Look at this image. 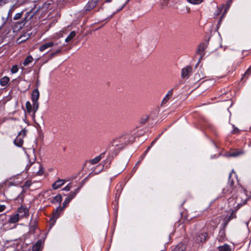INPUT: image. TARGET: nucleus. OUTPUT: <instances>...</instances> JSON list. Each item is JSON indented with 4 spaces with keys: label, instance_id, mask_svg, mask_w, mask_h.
<instances>
[{
    "label": "nucleus",
    "instance_id": "f3484780",
    "mask_svg": "<svg viewBox=\"0 0 251 251\" xmlns=\"http://www.w3.org/2000/svg\"><path fill=\"white\" fill-rule=\"evenodd\" d=\"M9 81V78L7 76L3 77L0 80V84L2 86H5Z\"/></svg>",
    "mask_w": 251,
    "mask_h": 251
},
{
    "label": "nucleus",
    "instance_id": "9b49d317",
    "mask_svg": "<svg viewBox=\"0 0 251 251\" xmlns=\"http://www.w3.org/2000/svg\"><path fill=\"white\" fill-rule=\"evenodd\" d=\"M65 183V180L63 179H58L52 185L53 189H57L60 187L61 186L64 185Z\"/></svg>",
    "mask_w": 251,
    "mask_h": 251
},
{
    "label": "nucleus",
    "instance_id": "412c9836",
    "mask_svg": "<svg viewBox=\"0 0 251 251\" xmlns=\"http://www.w3.org/2000/svg\"><path fill=\"white\" fill-rule=\"evenodd\" d=\"M186 250V246L185 244L180 243L177 245L176 247V250L178 251H184Z\"/></svg>",
    "mask_w": 251,
    "mask_h": 251
},
{
    "label": "nucleus",
    "instance_id": "f704fd0d",
    "mask_svg": "<svg viewBox=\"0 0 251 251\" xmlns=\"http://www.w3.org/2000/svg\"><path fill=\"white\" fill-rule=\"evenodd\" d=\"M251 66L247 70L245 74L246 75H247V74L250 75L251 74Z\"/></svg>",
    "mask_w": 251,
    "mask_h": 251
},
{
    "label": "nucleus",
    "instance_id": "e433bc0d",
    "mask_svg": "<svg viewBox=\"0 0 251 251\" xmlns=\"http://www.w3.org/2000/svg\"><path fill=\"white\" fill-rule=\"evenodd\" d=\"M150 147H148V149H147V151H148L149 150H150Z\"/></svg>",
    "mask_w": 251,
    "mask_h": 251
},
{
    "label": "nucleus",
    "instance_id": "f257e3e1",
    "mask_svg": "<svg viewBox=\"0 0 251 251\" xmlns=\"http://www.w3.org/2000/svg\"><path fill=\"white\" fill-rule=\"evenodd\" d=\"M25 170H28L30 167H32L31 170L32 171V173L36 175H41L44 173L43 168L42 165L38 163H30L29 164H26V162L25 163Z\"/></svg>",
    "mask_w": 251,
    "mask_h": 251
},
{
    "label": "nucleus",
    "instance_id": "4be33fe9",
    "mask_svg": "<svg viewBox=\"0 0 251 251\" xmlns=\"http://www.w3.org/2000/svg\"><path fill=\"white\" fill-rule=\"evenodd\" d=\"M101 155H100L99 156H96L93 159L91 160L90 161V162L92 164H95L98 163L101 160Z\"/></svg>",
    "mask_w": 251,
    "mask_h": 251
},
{
    "label": "nucleus",
    "instance_id": "6ab92c4d",
    "mask_svg": "<svg viewBox=\"0 0 251 251\" xmlns=\"http://www.w3.org/2000/svg\"><path fill=\"white\" fill-rule=\"evenodd\" d=\"M76 35V33L75 31H72L69 36L65 39V42H69L72 39H73Z\"/></svg>",
    "mask_w": 251,
    "mask_h": 251
},
{
    "label": "nucleus",
    "instance_id": "7c9ffc66",
    "mask_svg": "<svg viewBox=\"0 0 251 251\" xmlns=\"http://www.w3.org/2000/svg\"><path fill=\"white\" fill-rule=\"evenodd\" d=\"M242 153L241 152H239V151H235L234 152H233V153H231L229 154V156H233V157H234V156H237L240 154H241Z\"/></svg>",
    "mask_w": 251,
    "mask_h": 251
},
{
    "label": "nucleus",
    "instance_id": "cd10ccee",
    "mask_svg": "<svg viewBox=\"0 0 251 251\" xmlns=\"http://www.w3.org/2000/svg\"><path fill=\"white\" fill-rule=\"evenodd\" d=\"M22 16V12L17 13L14 17L13 19L14 20H17L20 19Z\"/></svg>",
    "mask_w": 251,
    "mask_h": 251
},
{
    "label": "nucleus",
    "instance_id": "dca6fc26",
    "mask_svg": "<svg viewBox=\"0 0 251 251\" xmlns=\"http://www.w3.org/2000/svg\"><path fill=\"white\" fill-rule=\"evenodd\" d=\"M64 207H58L56 208L55 211L53 212V218L54 219H57L59 217V212L63 210Z\"/></svg>",
    "mask_w": 251,
    "mask_h": 251
},
{
    "label": "nucleus",
    "instance_id": "ddd939ff",
    "mask_svg": "<svg viewBox=\"0 0 251 251\" xmlns=\"http://www.w3.org/2000/svg\"><path fill=\"white\" fill-rule=\"evenodd\" d=\"M20 219L19 217V214H16L10 216V218L9 220V223L15 224L18 222Z\"/></svg>",
    "mask_w": 251,
    "mask_h": 251
},
{
    "label": "nucleus",
    "instance_id": "1a4fd4ad",
    "mask_svg": "<svg viewBox=\"0 0 251 251\" xmlns=\"http://www.w3.org/2000/svg\"><path fill=\"white\" fill-rule=\"evenodd\" d=\"M99 0H92L91 2H89L86 6V10L87 11H90L93 9L97 4Z\"/></svg>",
    "mask_w": 251,
    "mask_h": 251
},
{
    "label": "nucleus",
    "instance_id": "9d476101",
    "mask_svg": "<svg viewBox=\"0 0 251 251\" xmlns=\"http://www.w3.org/2000/svg\"><path fill=\"white\" fill-rule=\"evenodd\" d=\"M77 191L76 190L73 193H71L69 196L65 199L63 203L64 207H65L69 203V202L75 197L76 194L77 193Z\"/></svg>",
    "mask_w": 251,
    "mask_h": 251
},
{
    "label": "nucleus",
    "instance_id": "5701e85b",
    "mask_svg": "<svg viewBox=\"0 0 251 251\" xmlns=\"http://www.w3.org/2000/svg\"><path fill=\"white\" fill-rule=\"evenodd\" d=\"M33 102V105H32V110L34 111V112H35L39 107V103L38 101H32Z\"/></svg>",
    "mask_w": 251,
    "mask_h": 251
},
{
    "label": "nucleus",
    "instance_id": "39448f33",
    "mask_svg": "<svg viewBox=\"0 0 251 251\" xmlns=\"http://www.w3.org/2000/svg\"><path fill=\"white\" fill-rule=\"evenodd\" d=\"M207 238V233L202 232L198 234L195 237V240L198 243L204 242Z\"/></svg>",
    "mask_w": 251,
    "mask_h": 251
},
{
    "label": "nucleus",
    "instance_id": "20e7f679",
    "mask_svg": "<svg viewBox=\"0 0 251 251\" xmlns=\"http://www.w3.org/2000/svg\"><path fill=\"white\" fill-rule=\"evenodd\" d=\"M17 214H19L20 218L27 217L29 215L28 209L24 206H21L18 208Z\"/></svg>",
    "mask_w": 251,
    "mask_h": 251
},
{
    "label": "nucleus",
    "instance_id": "4468645a",
    "mask_svg": "<svg viewBox=\"0 0 251 251\" xmlns=\"http://www.w3.org/2000/svg\"><path fill=\"white\" fill-rule=\"evenodd\" d=\"M173 95V90H170L168 92V93L166 94V96L164 98V99L162 100V104H165L172 97Z\"/></svg>",
    "mask_w": 251,
    "mask_h": 251
},
{
    "label": "nucleus",
    "instance_id": "7ed1b4c3",
    "mask_svg": "<svg viewBox=\"0 0 251 251\" xmlns=\"http://www.w3.org/2000/svg\"><path fill=\"white\" fill-rule=\"evenodd\" d=\"M26 132L27 131L25 129H24L19 133L14 141V144L16 146L19 147L22 146L24 143L23 138L25 136Z\"/></svg>",
    "mask_w": 251,
    "mask_h": 251
},
{
    "label": "nucleus",
    "instance_id": "c85d7f7f",
    "mask_svg": "<svg viewBox=\"0 0 251 251\" xmlns=\"http://www.w3.org/2000/svg\"><path fill=\"white\" fill-rule=\"evenodd\" d=\"M18 71V66L16 65L13 66L11 68V72L13 74H15L17 73Z\"/></svg>",
    "mask_w": 251,
    "mask_h": 251
},
{
    "label": "nucleus",
    "instance_id": "423d86ee",
    "mask_svg": "<svg viewBox=\"0 0 251 251\" xmlns=\"http://www.w3.org/2000/svg\"><path fill=\"white\" fill-rule=\"evenodd\" d=\"M58 45V43H54L53 42H49L48 43H45V44H43L42 45H41L39 47V50L40 51H43L45 50H46L52 47L53 45Z\"/></svg>",
    "mask_w": 251,
    "mask_h": 251
},
{
    "label": "nucleus",
    "instance_id": "72a5a7b5",
    "mask_svg": "<svg viewBox=\"0 0 251 251\" xmlns=\"http://www.w3.org/2000/svg\"><path fill=\"white\" fill-rule=\"evenodd\" d=\"M6 206L4 205H0V212L5 210Z\"/></svg>",
    "mask_w": 251,
    "mask_h": 251
},
{
    "label": "nucleus",
    "instance_id": "473e14b6",
    "mask_svg": "<svg viewBox=\"0 0 251 251\" xmlns=\"http://www.w3.org/2000/svg\"><path fill=\"white\" fill-rule=\"evenodd\" d=\"M71 189V186L69 185H68L66 186L64 188L63 190L66 191H69Z\"/></svg>",
    "mask_w": 251,
    "mask_h": 251
},
{
    "label": "nucleus",
    "instance_id": "393cba45",
    "mask_svg": "<svg viewBox=\"0 0 251 251\" xmlns=\"http://www.w3.org/2000/svg\"><path fill=\"white\" fill-rule=\"evenodd\" d=\"M236 218V215H235V211H234L233 210L232 211V212L229 216H228L227 218H226V222H228L230 220L233 218Z\"/></svg>",
    "mask_w": 251,
    "mask_h": 251
},
{
    "label": "nucleus",
    "instance_id": "f8f14e48",
    "mask_svg": "<svg viewBox=\"0 0 251 251\" xmlns=\"http://www.w3.org/2000/svg\"><path fill=\"white\" fill-rule=\"evenodd\" d=\"M39 98V92L38 89H34L32 93L31 100L32 101H38Z\"/></svg>",
    "mask_w": 251,
    "mask_h": 251
},
{
    "label": "nucleus",
    "instance_id": "2f4dec72",
    "mask_svg": "<svg viewBox=\"0 0 251 251\" xmlns=\"http://www.w3.org/2000/svg\"><path fill=\"white\" fill-rule=\"evenodd\" d=\"M161 3L162 5V8H163L164 6L167 5L168 4V1L167 0H163Z\"/></svg>",
    "mask_w": 251,
    "mask_h": 251
},
{
    "label": "nucleus",
    "instance_id": "c9c22d12",
    "mask_svg": "<svg viewBox=\"0 0 251 251\" xmlns=\"http://www.w3.org/2000/svg\"><path fill=\"white\" fill-rule=\"evenodd\" d=\"M111 0H106V1L110 2Z\"/></svg>",
    "mask_w": 251,
    "mask_h": 251
},
{
    "label": "nucleus",
    "instance_id": "bb28decb",
    "mask_svg": "<svg viewBox=\"0 0 251 251\" xmlns=\"http://www.w3.org/2000/svg\"><path fill=\"white\" fill-rule=\"evenodd\" d=\"M61 52V49H57L54 52H53L50 54V57H52L53 56H55L57 54L60 53Z\"/></svg>",
    "mask_w": 251,
    "mask_h": 251
},
{
    "label": "nucleus",
    "instance_id": "c756f323",
    "mask_svg": "<svg viewBox=\"0 0 251 251\" xmlns=\"http://www.w3.org/2000/svg\"><path fill=\"white\" fill-rule=\"evenodd\" d=\"M54 200H55V201H56L57 202H61V201H62L61 196L57 195V196H55L54 198Z\"/></svg>",
    "mask_w": 251,
    "mask_h": 251
},
{
    "label": "nucleus",
    "instance_id": "2eb2a0df",
    "mask_svg": "<svg viewBox=\"0 0 251 251\" xmlns=\"http://www.w3.org/2000/svg\"><path fill=\"white\" fill-rule=\"evenodd\" d=\"M219 251H231L232 249L227 245L224 244L223 246H221L219 247Z\"/></svg>",
    "mask_w": 251,
    "mask_h": 251
},
{
    "label": "nucleus",
    "instance_id": "0eeeda50",
    "mask_svg": "<svg viewBox=\"0 0 251 251\" xmlns=\"http://www.w3.org/2000/svg\"><path fill=\"white\" fill-rule=\"evenodd\" d=\"M192 68L190 66H186L183 68L181 71V76L183 78L188 77L189 74L191 73Z\"/></svg>",
    "mask_w": 251,
    "mask_h": 251
},
{
    "label": "nucleus",
    "instance_id": "aec40b11",
    "mask_svg": "<svg viewBox=\"0 0 251 251\" xmlns=\"http://www.w3.org/2000/svg\"><path fill=\"white\" fill-rule=\"evenodd\" d=\"M204 50V45L201 44L199 45V46L197 49V53L200 54L201 56H202L203 54Z\"/></svg>",
    "mask_w": 251,
    "mask_h": 251
},
{
    "label": "nucleus",
    "instance_id": "a878e982",
    "mask_svg": "<svg viewBox=\"0 0 251 251\" xmlns=\"http://www.w3.org/2000/svg\"><path fill=\"white\" fill-rule=\"evenodd\" d=\"M189 3L193 4L201 3L203 0H187Z\"/></svg>",
    "mask_w": 251,
    "mask_h": 251
},
{
    "label": "nucleus",
    "instance_id": "f03ea898",
    "mask_svg": "<svg viewBox=\"0 0 251 251\" xmlns=\"http://www.w3.org/2000/svg\"><path fill=\"white\" fill-rule=\"evenodd\" d=\"M244 195V194H241V196H238L236 198H230L228 199V203L230 206H234L236 210H237L241 206L245 203L246 200L242 201L241 200V196Z\"/></svg>",
    "mask_w": 251,
    "mask_h": 251
},
{
    "label": "nucleus",
    "instance_id": "b1692460",
    "mask_svg": "<svg viewBox=\"0 0 251 251\" xmlns=\"http://www.w3.org/2000/svg\"><path fill=\"white\" fill-rule=\"evenodd\" d=\"M25 106H26V108L27 109V111L28 112H31L32 111H33L32 106L29 101H26Z\"/></svg>",
    "mask_w": 251,
    "mask_h": 251
},
{
    "label": "nucleus",
    "instance_id": "a211bd4d",
    "mask_svg": "<svg viewBox=\"0 0 251 251\" xmlns=\"http://www.w3.org/2000/svg\"><path fill=\"white\" fill-rule=\"evenodd\" d=\"M33 59L32 58V57L30 55L29 56H28L25 59V61H24L23 62V65L25 66H27L29 64H30V63H31L33 61Z\"/></svg>",
    "mask_w": 251,
    "mask_h": 251
},
{
    "label": "nucleus",
    "instance_id": "6e6552de",
    "mask_svg": "<svg viewBox=\"0 0 251 251\" xmlns=\"http://www.w3.org/2000/svg\"><path fill=\"white\" fill-rule=\"evenodd\" d=\"M44 240H39L37 243L33 246L32 251H39L42 250L43 248Z\"/></svg>",
    "mask_w": 251,
    "mask_h": 251
}]
</instances>
